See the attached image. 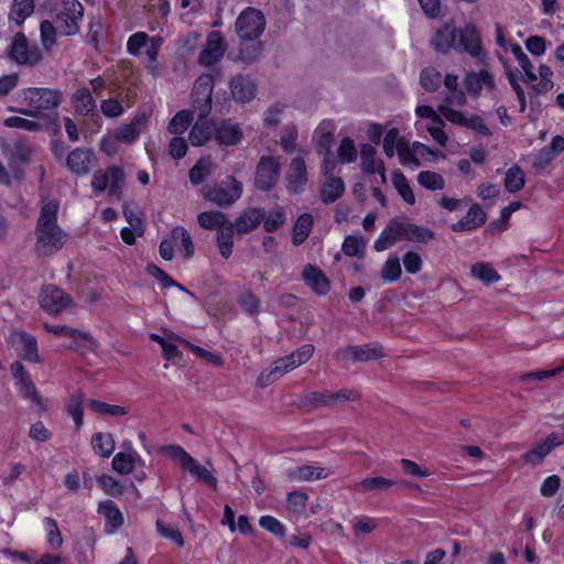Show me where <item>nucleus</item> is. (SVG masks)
<instances>
[{
	"instance_id": "obj_1",
	"label": "nucleus",
	"mask_w": 564,
	"mask_h": 564,
	"mask_svg": "<svg viewBox=\"0 0 564 564\" xmlns=\"http://www.w3.org/2000/svg\"><path fill=\"white\" fill-rule=\"evenodd\" d=\"M19 101L25 108L12 109L31 118H42L44 111H55L63 102V94L57 88L29 87L19 91Z\"/></svg>"
},
{
	"instance_id": "obj_2",
	"label": "nucleus",
	"mask_w": 564,
	"mask_h": 564,
	"mask_svg": "<svg viewBox=\"0 0 564 564\" xmlns=\"http://www.w3.org/2000/svg\"><path fill=\"white\" fill-rule=\"evenodd\" d=\"M160 453L177 464L182 470L188 473L197 482H200L213 490L217 488L218 480L214 476L212 469L199 464L181 445H163L160 448Z\"/></svg>"
},
{
	"instance_id": "obj_3",
	"label": "nucleus",
	"mask_w": 564,
	"mask_h": 564,
	"mask_svg": "<svg viewBox=\"0 0 564 564\" xmlns=\"http://www.w3.org/2000/svg\"><path fill=\"white\" fill-rule=\"evenodd\" d=\"M91 188L96 195L108 189L110 203L120 202L126 188V173L119 165H110L107 169H99L91 177Z\"/></svg>"
},
{
	"instance_id": "obj_4",
	"label": "nucleus",
	"mask_w": 564,
	"mask_h": 564,
	"mask_svg": "<svg viewBox=\"0 0 564 564\" xmlns=\"http://www.w3.org/2000/svg\"><path fill=\"white\" fill-rule=\"evenodd\" d=\"M52 12L59 35L72 37L80 32L85 10L79 0H58Z\"/></svg>"
},
{
	"instance_id": "obj_5",
	"label": "nucleus",
	"mask_w": 564,
	"mask_h": 564,
	"mask_svg": "<svg viewBox=\"0 0 564 564\" xmlns=\"http://www.w3.org/2000/svg\"><path fill=\"white\" fill-rule=\"evenodd\" d=\"M164 39L162 36H150L143 31L135 32L128 37L126 50L131 56H141L142 48L148 59L145 68L149 74L155 76L158 74V56L163 45Z\"/></svg>"
},
{
	"instance_id": "obj_6",
	"label": "nucleus",
	"mask_w": 564,
	"mask_h": 564,
	"mask_svg": "<svg viewBox=\"0 0 564 564\" xmlns=\"http://www.w3.org/2000/svg\"><path fill=\"white\" fill-rule=\"evenodd\" d=\"M220 75V68H213L210 73H204L196 78L191 91V99L193 111L197 113V117L208 118L215 82Z\"/></svg>"
},
{
	"instance_id": "obj_7",
	"label": "nucleus",
	"mask_w": 564,
	"mask_h": 564,
	"mask_svg": "<svg viewBox=\"0 0 564 564\" xmlns=\"http://www.w3.org/2000/svg\"><path fill=\"white\" fill-rule=\"evenodd\" d=\"M242 192V183L234 175L226 176L219 183L204 185L202 188L203 197L219 207L234 205L241 197Z\"/></svg>"
},
{
	"instance_id": "obj_8",
	"label": "nucleus",
	"mask_w": 564,
	"mask_h": 564,
	"mask_svg": "<svg viewBox=\"0 0 564 564\" xmlns=\"http://www.w3.org/2000/svg\"><path fill=\"white\" fill-rule=\"evenodd\" d=\"M70 105L76 116L88 120L91 132L100 131L102 119L97 108V101L88 87H78L70 96Z\"/></svg>"
},
{
	"instance_id": "obj_9",
	"label": "nucleus",
	"mask_w": 564,
	"mask_h": 564,
	"mask_svg": "<svg viewBox=\"0 0 564 564\" xmlns=\"http://www.w3.org/2000/svg\"><path fill=\"white\" fill-rule=\"evenodd\" d=\"M9 58L20 66H36L43 58L41 48L35 43H29L23 32L13 35L8 48Z\"/></svg>"
},
{
	"instance_id": "obj_10",
	"label": "nucleus",
	"mask_w": 564,
	"mask_h": 564,
	"mask_svg": "<svg viewBox=\"0 0 564 564\" xmlns=\"http://www.w3.org/2000/svg\"><path fill=\"white\" fill-rule=\"evenodd\" d=\"M235 28L243 42L256 41L265 29V18L259 9L247 7L238 15Z\"/></svg>"
},
{
	"instance_id": "obj_11",
	"label": "nucleus",
	"mask_w": 564,
	"mask_h": 564,
	"mask_svg": "<svg viewBox=\"0 0 564 564\" xmlns=\"http://www.w3.org/2000/svg\"><path fill=\"white\" fill-rule=\"evenodd\" d=\"M12 377L14 379V386L19 395L32 402L37 409L46 410L45 402L42 395L39 393L34 381L30 372L26 370L21 361H13L10 366Z\"/></svg>"
},
{
	"instance_id": "obj_12",
	"label": "nucleus",
	"mask_w": 564,
	"mask_h": 564,
	"mask_svg": "<svg viewBox=\"0 0 564 564\" xmlns=\"http://www.w3.org/2000/svg\"><path fill=\"white\" fill-rule=\"evenodd\" d=\"M34 251L39 257H51L65 245L67 235L59 226L35 228Z\"/></svg>"
},
{
	"instance_id": "obj_13",
	"label": "nucleus",
	"mask_w": 564,
	"mask_h": 564,
	"mask_svg": "<svg viewBox=\"0 0 564 564\" xmlns=\"http://www.w3.org/2000/svg\"><path fill=\"white\" fill-rule=\"evenodd\" d=\"M281 164L275 156L262 155L254 171V187L260 192H270L279 181Z\"/></svg>"
},
{
	"instance_id": "obj_14",
	"label": "nucleus",
	"mask_w": 564,
	"mask_h": 564,
	"mask_svg": "<svg viewBox=\"0 0 564 564\" xmlns=\"http://www.w3.org/2000/svg\"><path fill=\"white\" fill-rule=\"evenodd\" d=\"M384 357L383 348L379 343H368L365 345H349L335 351V358L338 361H370Z\"/></svg>"
},
{
	"instance_id": "obj_15",
	"label": "nucleus",
	"mask_w": 564,
	"mask_h": 564,
	"mask_svg": "<svg viewBox=\"0 0 564 564\" xmlns=\"http://www.w3.org/2000/svg\"><path fill=\"white\" fill-rule=\"evenodd\" d=\"M70 295L56 285H47L42 289L39 303L50 315H57L72 304Z\"/></svg>"
},
{
	"instance_id": "obj_16",
	"label": "nucleus",
	"mask_w": 564,
	"mask_h": 564,
	"mask_svg": "<svg viewBox=\"0 0 564 564\" xmlns=\"http://www.w3.org/2000/svg\"><path fill=\"white\" fill-rule=\"evenodd\" d=\"M226 53V43L219 31H212L207 35L205 45L199 52L198 63L204 67L215 66Z\"/></svg>"
},
{
	"instance_id": "obj_17",
	"label": "nucleus",
	"mask_w": 564,
	"mask_h": 564,
	"mask_svg": "<svg viewBox=\"0 0 564 564\" xmlns=\"http://www.w3.org/2000/svg\"><path fill=\"white\" fill-rule=\"evenodd\" d=\"M564 441L560 434L552 432L544 440L534 444L528 452L522 455L524 463L536 466L552 452L553 448L563 444Z\"/></svg>"
},
{
	"instance_id": "obj_18",
	"label": "nucleus",
	"mask_w": 564,
	"mask_h": 564,
	"mask_svg": "<svg viewBox=\"0 0 564 564\" xmlns=\"http://www.w3.org/2000/svg\"><path fill=\"white\" fill-rule=\"evenodd\" d=\"M456 52H465L473 57L484 55L481 39L475 25L468 24L464 29H459Z\"/></svg>"
},
{
	"instance_id": "obj_19",
	"label": "nucleus",
	"mask_w": 564,
	"mask_h": 564,
	"mask_svg": "<svg viewBox=\"0 0 564 564\" xmlns=\"http://www.w3.org/2000/svg\"><path fill=\"white\" fill-rule=\"evenodd\" d=\"M397 234L400 236L401 240L419 242V243H427L433 240L435 234L429 227L420 226L413 223L394 219Z\"/></svg>"
},
{
	"instance_id": "obj_20",
	"label": "nucleus",
	"mask_w": 564,
	"mask_h": 564,
	"mask_svg": "<svg viewBox=\"0 0 564 564\" xmlns=\"http://www.w3.org/2000/svg\"><path fill=\"white\" fill-rule=\"evenodd\" d=\"M242 139L240 126L231 119H220L214 123V140L219 145H237Z\"/></svg>"
},
{
	"instance_id": "obj_21",
	"label": "nucleus",
	"mask_w": 564,
	"mask_h": 564,
	"mask_svg": "<svg viewBox=\"0 0 564 564\" xmlns=\"http://www.w3.org/2000/svg\"><path fill=\"white\" fill-rule=\"evenodd\" d=\"M265 209L262 207H247L245 208L235 221V230L238 235L242 236L254 231L262 220H264Z\"/></svg>"
},
{
	"instance_id": "obj_22",
	"label": "nucleus",
	"mask_w": 564,
	"mask_h": 564,
	"mask_svg": "<svg viewBox=\"0 0 564 564\" xmlns=\"http://www.w3.org/2000/svg\"><path fill=\"white\" fill-rule=\"evenodd\" d=\"M464 85L467 93L473 97H479L482 88L494 90L496 88V82L492 74L484 68L479 72H468L464 79Z\"/></svg>"
},
{
	"instance_id": "obj_23",
	"label": "nucleus",
	"mask_w": 564,
	"mask_h": 564,
	"mask_svg": "<svg viewBox=\"0 0 564 564\" xmlns=\"http://www.w3.org/2000/svg\"><path fill=\"white\" fill-rule=\"evenodd\" d=\"M361 169L367 174L378 173L381 177V183L387 182L386 166L381 159L377 158V150L373 145L365 143L360 150Z\"/></svg>"
},
{
	"instance_id": "obj_24",
	"label": "nucleus",
	"mask_w": 564,
	"mask_h": 564,
	"mask_svg": "<svg viewBox=\"0 0 564 564\" xmlns=\"http://www.w3.org/2000/svg\"><path fill=\"white\" fill-rule=\"evenodd\" d=\"M458 32L459 29L452 24L445 23L435 32L431 40L434 50L443 54H446L452 50L456 51Z\"/></svg>"
},
{
	"instance_id": "obj_25",
	"label": "nucleus",
	"mask_w": 564,
	"mask_h": 564,
	"mask_svg": "<svg viewBox=\"0 0 564 564\" xmlns=\"http://www.w3.org/2000/svg\"><path fill=\"white\" fill-rule=\"evenodd\" d=\"M400 163L402 165L413 164L420 166L421 162L417 155L433 154V150L422 142L415 141L410 147L405 140H401L397 150Z\"/></svg>"
},
{
	"instance_id": "obj_26",
	"label": "nucleus",
	"mask_w": 564,
	"mask_h": 564,
	"mask_svg": "<svg viewBox=\"0 0 564 564\" xmlns=\"http://www.w3.org/2000/svg\"><path fill=\"white\" fill-rule=\"evenodd\" d=\"M289 191L300 194L307 183L306 164L303 158L296 156L291 160L290 172L286 176Z\"/></svg>"
},
{
	"instance_id": "obj_27",
	"label": "nucleus",
	"mask_w": 564,
	"mask_h": 564,
	"mask_svg": "<svg viewBox=\"0 0 564 564\" xmlns=\"http://www.w3.org/2000/svg\"><path fill=\"white\" fill-rule=\"evenodd\" d=\"M304 282L317 295H326L330 291V282L326 274L316 265L306 264L303 269Z\"/></svg>"
},
{
	"instance_id": "obj_28",
	"label": "nucleus",
	"mask_w": 564,
	"mask_h": 564,
	"mask_svg": "<svg viewBox=\"0 0 564 564\" xmlns=\"http://www.w3.org/2000/svg\"><path fill=\"white\" fill-rule=\"evenodd\" d=\"M95 154L90 149L76 148L66 158V165L73 173L84 175L89 172Z\"/></svg>"
},
{
	"instance_id": "obj_29",
	"label": "nucleus",
	"mask_w": 564,
	"mask_h": 564,
	"mask_svg": "<svg viewBox=\"0 0 564 564\" xmlns=\"http://www.w3.org/2000/svg\"><path fill=\"white\" fill-rule=\"evenodd\" d=\"M329 469L313 465L295 466L286 470V476L289 479L299 481L325 479L329 476Z\"/></svg>"
},
{
	"instance_id": "obj_30",
	"label": "nucleus",
	"mask_w": 564,
	"mask_h": 564,
	"mask_svg": "<svg viewBox=\"0 0 564 564\" xmlns=\"http://www.w3.org/2000/svg\"><path fill=\"white\" fill-rule=\"evenodd\" d=\"M232 98L238 102H248L256 96V85L246 76L237 75L229 82Z\"/></svg>"
},
{
	"instance_id": "obj_31",
	"label": "nucleus",
	"mask_w": 564,
	"mask_h": 564,
	"mask_svg": "<svg viewBox=\"0 0 564 564\" xmlns=\"http://www.w3.org/2000/svg\"><path fill=\"white\" fill-rule=\"evenodd\" d=\"M214 138V124L207 118L197 117L188 134V141L193 147H202Z\"/></svg>"
},
{
	"instance_id": "obj_32",
	"label": "nucleus",
	"mask_w": 564,
	"mask_h": 564,
	"mask_svg": "<svg viewBox=\"0 0 564 564\" xmlns=\"http://www.w3.org/2000/svg\"><path fill=\"white\" fill-rule=\"evenodd\" d=\"M99 513L106 520V532L108 534H113L123 524L122 512L110 500L99 503Z\"/></svg>"
},
{
	"instance_id": "obj_33",
	"label": "nucleus",
	"mask_w": 564,
	"mask_h": 564,
	"mask_svg": "<svg viewBox=\"0 0 564 564\" xmlns=\"http://www.w3.org/2000/svg\"><path fill=\"white\" fill-rule=\"evenodd\" d=\"M235 232V225L230 220L216 230V246L224 259L232 254Z\"/></svg>"
},
{
	"instance_id": "obj_34",
	"label": "nucleus",
	"mask_w": 564,
	"mask_h": 564,
	"mask_svg": "<svg viewBox=\"0 0 564 564\" xmlns=\"http://www.w3.org/2000/svg\"><path fill=\"white\" fill-rule=\"evenodd\" d=\"M35 9V0H12L9 12V20L13 21L18 26L24 24L25 20L31 17Z\"/></svg>"
},
{
	"instance_id": "obj_35",
	"label": "nucleus",
	"mask_w": 564,
	"mask_h": 564,
	"mask_svg": "<svg viewBox=\"0 0 564 564\" xmlns=\"http://www.w3.org/2000/svg\"><path fill=\"white\" fill-rule=\"evenodd\" d=\"M313 223V216L308 213H303L297 217L292 230V243L294 246H301L308 238Z\"/></svg>"
},
{
	"instance_id": "obj_36",
	"label": "nucleus",
	"mask_w": 564,
	"mask_h": 564,
	"mask_svg": "<svg viewBox=\"0 0 564 564\" xmlns=\"http://www.w3.org/2000/svg\"><path fill=\"white\" fill-rule=\"evenodd\" d=\"M67 413L72 416L76 431L84 425V392L76 390L66 404Z\"/></svg>"
},
{
	"instance_id": "obj_37",
	"label": "nucleus",
	"mask_w": 564,
	"mask_h": 564,
	"mask_svg": "<svg viewBox=\"0 0 564 564\" xmlns=\"http://www.w3.org/2000/svg\"><path fill=\"white\" fill-rule=\"evenodd\" d=\"M345 193V183L340 177H330L319 191L324 204H330L339 199Z\"/></svg>"
},
{
	"instance_id": "obj_38",
	"label": "nucleus",
	"mask_w": 564,
	"mask_h": 564,
	"mask_svg": "<svg viewBox=\"0 0 564 564\" xmlns=\"http://www.w3.org/2000/svg\"><path fill=\"white\" fill-rule=\"evenodd\" d=\"M171 238L175 243L180 242V250L185 260L194 256L195 247L188 230L183 226H175L171 229Z\"/></svg>"
},
{
	"instance_id": "obj_39",
	"label": "nucleus",
	"mask_w": 564,
	"mask_h": 564,
	"mask_svg": "<svg viewBox=\"0 0 564 564\" xmlns=\"http://www.w3.org/2000/svg\"><path fill=\"white\" fill-rule=\"evenodd\" d=\"M43 327L47 333L53 334L57 337H69V338H74L75 340L83 339L90 344H95V339L93 338V336L89 333L82 332L77 328H73L67 325H52V324L45 323L43 325Z\"/></svg>"
},
{
	"instance_id": "obj_40",
	"label": "nucleus",
	"mask_w": 564,
	"mask_h": 564,
	"mask_svg": "<svg viewBox=\"0 0 564 564\" xmlns=\"http://www.w3.org/2000/svg\"><path fill=\"white\" fill-rule=\"evenodd\" d=\"M90 444L97 455L107 458L112 455L116 447L112 434L104 432L93 434Z\"/></svg>"
},
{
	"instance_id": "obj_41",
	"label": "nucleus",
	"mask_w": 564,
	"mask_h": 564,
	"mask_svg": "<svg viewBox=\"0 0 564 564\" xmlns=\"http://www.w3.org/2000/svg\"><path fill=\"white\" fill-rule=\"evenodd\" d=\"M395 230V221L394 219H392L380 232L379 237L375 240L373 249L378 252H381L391 248L398 241H400V236L397 234Z\"/></svg>"
},
{
	"instance_id": "obj_42",
	"label": "nucleus",
	"mask_w": 564,
	"mask_h": 564,
	"mask_svg": "<svg viewBox=\"0 0 564 564\" xmlns=\"http://www.w3.org/2000/svg\"><path fill=\"white\" fill-rule=\"evenodd\" d=\"M194 113L192 110L183 109L177 111L170 120L167 131L174 135L183 134L192 124Z\"/></svg>"
},
{
	"instance_id": "obj_43",
	"label": "nucleus",
	"mask_w": 564,
	"mask_h": 564,
	"mask_svg": "<svg viewBox=\"0 0 564 564\" xmlns=\"http://www.w3.org/2000/svg\"><path fill=\"white\" fill-rule=\"evenodd\" d=\"M19 339L22 345V351L19 354L20 357L26 361L41 362L35 336L26 332H21L19 334Z\"/></svg>"
},
{
	"instance_id": "obj_44",
	"label": "nucleus",
	"mask_w": 564,
	"mask_h": 564,
	"mask_svg": "<svg viewBox=\"0 0 564 564\" xmlns=\"http://www.w3.org/2000/svg\"><path fill=\"white\" fill-rule=\"evenodd\" d=\"M198 225L207 230H218L229 221L226 214L218 210L202 212L197 215Z\"/></svg>"
},
{
	"instance_id": "obj_45",
	"label": "nucleus",
	"mask_w": 564,
	"mask_h": 564,
	"mask_svg": "<svg viewBox=\"0 0 564 564\" xmlns=\"http://www.w3.org/2000/svg\"><path fill=\"white\" fill-rule=\"evenodd\" d=\"M58 25L54 20H43L40 23V40L46 51H51L57 44Z\"/></svg>"
},
{
	"instance_id": "obj_46",
	"label": "nucleus",
	"mask_w": 564,
	"mask_h": 564,
	"mask_svg": "<svg viewBox=\"0 0 564 564\" xmlns=\"http://www.w3.org/2000/svg\"><path fill=\"white\" fill-rule=\"evenodd\" d=\"M511 52L514 55L519 66L523 70L522 79L525 83L536 82L538 77L533 72V65L528 55L522 51V47L518 44H511Z\"/></svg>"
},
{
	"instance_id": "obj_47",
	"label": "nucleus",
	"mask_w": 564,
	"mask_h": 564,
	"mask_svg": "<svg viewBox=\"0 0 564 564\" xmlns=\"http://www.w3.org/2000/svg\"><path fill=\"white\" fill-rule=\"evenodd\" d=\"M525 185V177L522 169L514 164L509 167L505 175V188L508 193L520 192Z\"/></svg>"
},
{
	"instance_id": "obj_48",
	"label": "nucleus",
	"mask_w": 564,
	"mask_h": 564,
	"mask_svg": "<svg viewBox=\"0 0 564 564\" xmlns=\"http://www.w3.org/2000/svg\"><path fill=\"white\" fill-rule=\"evenodd\" d=\"M58 209L59 204L56 200H50L48 203L44 204L41 207L40 216L37 218L35 228L58 226Z\"/></svg>"
},
{
	"instance_id": "obj_49",
	"label": "nucleus",
	"mask_w": 564,
	"mask_h": 564,
	"mask_svg": "<svg viewBox=\"0 0 564 564\" xmlns=\"http://www.w3.org/2000/svg\"><path fill=\"white\" fill-rule=\"evenodd\" d=\"M286 223V212L283 207H276L269 213L265 212L264 220L261 221L265 232L273 234L281 229Z\"/></svg>"
},
{
	"instance_id": "obj_50",
	"label": "nucleus",
	"mask_w": 564,
	"mask_h": 564,
	"mask_svg": "<svg viewBox=\"0 0 564 564\" xmlns=\"http://www.w3.org/2000/svg\"><path fill=\"white\" fill-rule=\"evenodd\" d=\"M145 271L149 275L158 280L162 289H171L177 288L181 291H186V289L176 282L172 276H170L163 269H161L155 263H148L145 267Z\"/></svg>"
},
{
	"instance_id": "obj_51",
	"label": "nucleus",
	"mask_w": 564,
	"mask_h": 564,
	"mask_svg": "<svg viewBox=\"0 0 564 564\" xmlns=\"http://www.w3.org/2000/svg\"><path fill=\"white\" fill-rule=\"evenodd\" d=\"M471 275L487 285L497 283L501 276L499 273L492 268L491 264L485 262H478L471 265L470 269Z\"/></svg>"
},
{
	"instance_id": "obj_52",
	"label": "nucleus",
	"mask_w": 564,
	"mask_h": 564,
	"mask_svg": "<svg viewBox=\"0 0 564 564\" xmlns=\"http://www.w3.org/2000/svg\"><path fill=\"white\" fill-rule=\"evenodd\" d=\"M87 406L97 414L109 416H122L128 413V410L121 405L109 404L96 399H89L87 401Z\"/></svg>"
},
{
	"instance_id": "obj_53",
	"label": "nucleus",
	"mask_w": 564,
	"mask_h": 564,
	"mask_svg": "<svg viewBox=\"0 0 564 564\" xmlns=\"http://www.w3.org/2000/svg\"><path fill=\"white\" fill-rule=\"evenodd\" d=\"M308 496H288L286 508L296 517L307 518L316 514V510H308Z\"/></svg>"
},
{
	"instance_id": "obj_54",
	"label": "nucleus",
	"mask_w": 564,
	"mask_h": 564,
	"mask_svg": "<svg viewBox=\"0 0 564 564\" xmlns=\"http://www.w3.org/2000/svg\"><path fill=\"white\" fill-rule=\"evenodd\" d=\"M392 182L403 200L409 205H413L415 203V195L405 175L402 172L397 171L393 173Z\"/></svg>"
},
{
	"instance_id": "obj_55",
	"label": "nucleus",
	"mask_w": 564,
	"mask_h": 564,
	"mask_svg": "<svg viewBox=\"0 0 564 564\" xmlns=\"http://www.w3.org/2000/svg\"><path fill=\"white\" fill-rule=\"evenodd\" d=\"M212 174L209 160L199 159L189 170L188 177L193 185L202 184Z\"/></svg>"
},
{
	"instance_id": "obj_56",
	"label": "nucleus",
	"mask_w": 564,
	"mask_h": 564,
	"mask_svg": "<svg viewBox=\"0 0 564 564\" xmlns=\"http://www.w3.org/2000/svg\"><path fill=\"white\" fill-rule=\"evenodd\" d=\"M365 248V239L354 235H348L341 245V251L348 257L364 258Z\"/></svg>"
},
{
	"instance_id": "obj_57",
	"label": "nucleus",
	"mask_w": 564,
	"mask_h": 564,
	"mask_svg": "<svg viewBox=\"0 0 564 564\" xmlns=\"http://www.w3.org/2000/svg\"><path fill=\"white\" fill-rule=\"evenodd\" d=\"M134 456L140 458L137 453L134 455L123 452L117 453L111 462L112 468L121 475H129L134 469Z\"/></svg>"
},
{
	"instance_id": "obj_58",
	"label": "nucleus",
	"mask_w": 564,
	"mask_h": 564,
	"mask_svg": "<svg viewBox=\"0 0 564 564\" xmlns=\"http://www.w3.org/2000/svg\"><path fill=\"white\" fill-rule=\"evenodd\" d=\"M237 303L239 307L250 316H256L260 312L261 301L251 291L239 294Z\"/></svg>"
},
{
	"instance_id": "obj_59",
	"label": "nucleus",
	"mask_w": 564,
	"mask_h": 564,
	"mask_svg": "<svg viewBox=\"0 0 564 564\" xmlns=\"http://www.w3.org/2000/svg\"><path fill=\"white\" fill-rule=\"evenodd\" d=\"M419 184L430 191H438L445 187L444 177L436 172L421 171L417 175Z\"/></svg>"
},
{
	"instance_id": "obj_60",
	"label": "nucleus",
	"mask_w": 564,
	"mask_h": 564,
	"mask_svg": "<svg viewBox=\"0 0 564 564\" xmlns=\"http://www.w3.org/2000/svg\"><path fill=\"white\" fill-rule=\"evenodd\" d=\"M442 75L434 67H425L420 74V84L427 91H436L441 86Z\"/></svg>"
},
{
	"instance_id": "obj_61",
	"label": "nucleus",
	"mask_w": 564,
	"mask_h": 564,
	"mask_svg": "<svg viewBox=\"0 0 564 564\" xmlns=\"http://www.w3.org/2000/svg\"><path fill=\"white\" fill-rule=\"evenodd\" d=\"M8 161H13L22 164H29L32 158L31 147L22 141L14 142L10 153L8 154Z\"/></svg>"
},
{
	"instance_id": "obj_62",
	"label": "nucleus",
	"mask_w": 564,
	"mask_h": 564,
	"mask_svg": "<svg viewBox=\"0 0 564 564\" xmlns=\"http://www.w3.org/2000/svg\"><path fill=\"white\" fill-rule=\"evenodd\" d=\"M43 524L46 531V542L50 547L53 550L59 549L63 544V538L55 520L45 518Z\"/></svg>"
},
{
	"instance_id": "obj_63",
	"label": "nucleus",
	"mask_w": 564,
	"mask_h": 564,
	"mask_svg": "<svg viewBox=\"0 0 564 564\" xmlns=\"http://www.w3.org/2000/svg\"><path fill=\"white\" fill-rule=\"evenodd\" d=\"M393 485L391 479L382 476L367 477L359 484L360 488L365 491H387Z\"/></svg>"
},
{
	"instance_id": "obj_64",
	"label": "nucleus",
	"mask_w": 564,
	"mask_h": 564,
	"mask_svg": "<svg viewBox=\"0 0 564 564\" xmlns=\"http://www.w3.org/2000/svg\"><path fill=\"white\" fill-rule=\"evenodd\" d=\"M402 274L400 259L398 257H389L381 270V278L387 282H395Z\"/></svg>"
}]
</instances>
